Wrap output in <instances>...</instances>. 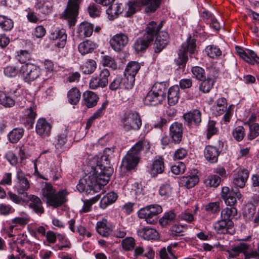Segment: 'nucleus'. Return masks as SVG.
<instances>
[{
  "instance_id": "nucleus-10",
  "label": "nucleus",
  "mask_w": 259,
  "mask_h": 259,
  "mask_svg": "<svg viewBox=\"0 0 259 259\" xmlns=\"http://www.w3.org/2000/svg\"><path fill=\"white\" fill-rule=\"evenodd\" d=\"M26 99L24 96H19L18 98H14L13 96L3 91H0V104L6 108L13 107L15 103L21 108L24 107Z\"/></svg>"
},
{
  "instance_id": "nucleus-59",
  "label": "nucleus",
  "mask_w": 259,
  "mask_h": 259,
  "mask_svg": "<svg viewBox=\"0 0 259 259\" xmlns=\"http://www.w3.org/2000/svg\"><path fill=\"white\" fill-rule=\"evenodd\" d=\"M122 86L123 89L125 90L132 89L135 84V77L132 76V75H124V77L122 78Z\"/></svg>"
},
{
  "instance_id": "nucleus-49",
  "label": "nucleus",
  "mask_w": 259,
  "mask_h": 259,
  "mask_svg": "<svg viewBox=\"0 0 259 259\" xmlns=\"http://www.w3.org/2000/svg\"><path fill=\"white\" fill-rule=\"evenodd\" d=\"M100 197V196L98 195L89 199L83 200V205L80 212L85 213L91 211L93 204L97 202Z\"/></svg>"
},
{
  "instance_id": "nucleus-50",
  "label": "nucleus",
  "mask_w": 259,
  "mask_h": 259,
  "mask_svg": "<svg viewBox=\"0 0 259 259\" xmlns=\"http://www.w3.org/2000/svg\"><path fill=\"white\" fill-rule=\"evenodd\" d=\"M191 72L193 77L198 80L204 79L206 77L205 69L200 66H196L192 67Z\"/></svg>"
},
{
  "instance_id": "nucleus-16",
  "label": "nucleus",
  "mask_w": 259,
  "mask_h": 259,
  "mask_svg": "<svg viewBox=\"0 0 259 259\" xmlns=\"http://www.w3.org/2000/svg\"><path fill=\"white\" fill-rule=\"evenodd\" d=\"M221 197L226 205H235L236 203V198L240 200L242 195L237 189L231 190L229 187H224L222 189Z\"/></svg>"
},
{
  "instance_id": "nucleus-6",
  "label": "nucleus",
  "mask_w": 259,
  "mask_h": 259,
  "mask_svg": "<svg viewBox=\"0 0 259 259\" xmlns=\"http://www.w3.org/2000/svg\"><path fill=\"white\" fill-rule=\"evenodd\" d=\"M162 211V207L157 204H152L141 208L138 211L140 219H144L147 223L155 224L158 221V215Z\"/></svg>"
},
{
  "instance_id": "nucleus-8",
  "label": "nucleus",
  "mask_w": 259,
  "mask_h": 259,
  "mask_svg": "<svg viewBox=\"0 0 259 259\" xmlns=\"http://www.w3.org/2000/svg\"><path fill=\"white\" fill-rule=\"evenodd\" d=\"M24 81L30 84L41 75V69L33 64L26 63L21 66L20 69Z\"/></svg>"
},
{
  "instance_id": "nucleus-58",
  "label": "nucleus",
  "mask_w": 259,
  "mask_h": 259,
  "mask_svg": "<svg viewBox=\"0 0 259 259\" xmlns=\"http://www.w3.org/2000/svg\"><path fill=\"white\" fill-rule=\"evenodd\" d=\"M221 179L219 176L210 175L205 180L206 186L217 187L220 184Z\"/></svg>"
},
{
  "instance_id": "nucleus-42",
  "label": "nucleus",
  "mask_w": 259,
  "mask_h": 259,
  "mask_svg": "<svg viewBox=\"0 0 259 259\" xmlns=\"http://www.w3.org/2000/svg\"><path fill=\"white\" fill-rule=\"evenodd\" d=\"M81 92L76 87L71 88L67 93L68 102L72 105H76L79 102Z\"/></svg>"
},
{
  "instance_id": "nucleus-46",
  "label": "nucleus",
  "mask_w": 259,
  "mask_h": 259,
  "mask_svg": "<svg viewBox=\"0 0 259 259\" xmlns=\"http://www.w3.org/2000/svg\"><path fill=\"white\" fill-rule=\"evenodd\" d=\"M96 67V62L94 60L89 59L81 66L80 68L84 74H90L95 71Z\"/></svg>"
},
{
  "instance_id": "nucleus-62",
  "label": "nucleus",
  "mask_w": 259,
  "mask_h": 259,
  "mask_svg": "<svg viewBox=\"0 0 259 259\" xmlns=\"http://www.w3.org/2000/svg\"><path fill=\"white\" fill-rule=\"evenodd\" d=\"M4 92H6L11 96H13L14 98H18L19 96H23L20 95L18 89L16 88L14 83H11L4 88Z\"/></svg>"
},
{
  "instance_id": "nucleus-54",
  "label": "nucleus",
  "mask_w": 259,
  "mask_h": 259,
  "mask_svg": "<svg viewBox=\"0 0 259 259\" xmlns=\"http://www.w3.org/2000/svg\"><path fill=\"white\" fill-rule=\"evenodd\" d=\"M176 214L172 211H169L163 215L159 220L162 226H165L171 223L176 218Z\"/></svg>"
},
{
  "instance_id": "nucleus-29",
  "label": "nucleus",
  "mask_w": 259,
  "mask_h": 259,
  "mask_svg": "<svg viewBox=\"0 0 259 259\" xmlns=\"http://www.w3.org/2000/svg\"><path fill=\"white\" fill-rule=\"evenodd\" d=\"M228 206L222 209L221 213V219L229 221H233V220L237 214V210L234 205H227Z\"/></svg>"
},
{
  "instance_id": "nucleus-41",
  "label": "nucleus",
  "mask_w": 259,
  "mask_h": 259,
  "mask_svg": "<svg viewBox=\"0 0 259 259\" xmlns=\"http://www.w3.org/2000/svg\"><path fill=\"white\" fill-rule=\"evenodd\" d=\"M107 221L106 219H103L97 223L96 229L97 232L104 237L108 236L111 232V229L107 226Z\"/></svg>"
},
{
  "instance_id": "nucleus-55",
  "label": "nucleus",
  "mask_w": 259,
  "mask_h": 259,
  "mask_svg": "<svg viewBox=\"0 0 259 259\" xmlns=\"http://www.w3.org/2000/svg\"><path fill=\"white\" fill-rule=\"evenodd\" d=\"M159 255L161 259H177V257L171 250V246L170 245L168 246L167 248H161L159 251Z\"/></svg>"
},
{
  "instance_id": "nucleus-31",
  "label": "nucleus",
  "mask_w": 259,
  "mask_h": 259,
  "mask_svg": "<svg viewBox=\"0 0 259 259\" xmlns=\"http://www.w3.org/2000/svg\"><path fill=\"white\" fill-rule=\"evenodd\" d=\"M34 7L42 14L48 15L52 11V4L47 0H36Z\"/></svg>"
},
{
  "instance_id": "nucleus-38",
  "label": "nucleus",
  "mask_w": 259,
  "mask_h": 259,
  "mask_svg": "<svg viewBox=\"0 0 259 259\" xmlns=\"http://www.w3.org/2000/svg\"><path fill=\"white\" fill-rule=\"evenodd\" d=\"M118 198V195L114 192H110L104 196L100 201V206L103 208H106L108 205L114 203Z\"/></svg>"
},
{
  "instance_id": "nucleus-64",
  "label": "nucleus",
  "mask_w": 259,
  "mask_h": 259,
  "mask_svg": "<svg viewBox=\"0 0 259 259\" xmlns=\"http://www.w3.org/2000/svg\"><path fill=\"white\" fill-rule=\"evenodd\" d=\"M122 81V77L116 76L109 84V89L111 91H116L118 89H123Z\"/></svg>"
},
{
  "instance_id": "nucleus-35",
  "label": "nucleus",
  "mask_w": 259,
  "mask_h": 259,
  "mask_svg": "<svg viewBox=\"0 0 259 259\" xmlns=\"http://www.w3.org/2000/svg\"><path fill=\"white\" fill-rule=\"evenodd\" d=\"M96 48L97 45L91 40L83 41L78 46V51L82 55L92 53Z\"/></svg>"
},
{
  "instance_id": "nucleus-18",
  "label": "nucleus",
  "mask_w": 259,
  "mask_h": 259,
  "mask_svg": "<svg viewBox=\"0 0 259 259\" xmlns=\"http://www.w3.org/2000/svg\"><path fill=\"white\" fill-rule=\"evenodd\" d=\"M235 49L236 54L249 64L253 65L255 63L259 64V56L255 52L248 50L246 53L242 48L238 46L236 47Z\"/></svg>"
},
{
  "instance_id": "nucleus-14",
  "label": "nucleus",
  "mask_w": 259,
  "mask_h": 259,
  "mask_svg": "<svg viewBox=\"0 0 259 259\" xmlns=\"http://www.w3.org/2000/svg\"><path fill=\"white\" fill-rule=\"evenodd\" d=\"M17 182V193L21 195L23 198L28 197L27 191L30 188L29 181L25 176V174L21 170H18L16 175Z\"/></svg>"
},
{
  "instance_id": "nucleus-19",
  "label": "nucleus",
  "mask_w": 259,
  "mask_h": 259,
  "mask_svg": "<svg viewBox=\"0 0 259 259\" xmlns=\"http://www.w3.org/2000/svg\"><path fill=\"white\" fill-rule=\"evenodd\" d=\"M183 134V125L181 123L175 122L169 127V137L172 143L179 144L182 141Z\"/></svg>"
},
{
  "instance_id": "nucleus-47",
  "label": "nucleus",
  "mask_w": 259,
  "mask_h": 259,
  "mask_svg": "<svg viewBox=\"0 0 259 259\" xmlns=\"http://www.w3.org/2000/svg\"><path fill=\"white\" fill-rule=\"evenodd\" d=\"M140 9V3L137 2H129L127 5V9L125 12L124 16L131 17Z\"/></svg>"
},
{
  "instance_id": "nucleus-22",
  "label": "nucleus",
  "mask_w": 259,
  "mask_h": 259,
  "mask_svg": "<svg viewBox=\"0 0 259 259\" xmlns=\"http://www.w3.org/2000/svg\"><path fill=\"white\" fill-rule=\"evenodd\" d=\"M52 125L45 118H39L35 125V131L37 135L41 137H47L50 136Z\"/></svg>"
},
{
  "instance_id": "nucleus-9",
  "label": "nucleus",
  "mask_w": 259,
  "mask_h": 259,
  "mask_svg": "<svg viewBox=\"0 0 259 259\" xmlns=\"http://www.w3.org/2000/svg\"><path fill=\"white\" fill-rule=\"evenodd\" d=\"M29 103L30 105L23 111L20 121L28 129H31L37 116L36 106L32 102Z\"/></svg>"
},
{
  "instance_id": "nucleus-12",
  "label": "nucleus",
  "mask_w": 259,
  "mask_h": 259,
  "mask_svg": "<svg viewBox=\"0 0 259 259\" xmlns=\"http://www.w3.org/2000/svg\"><path fill=\"white\" fill-rule=\"evenodd\" d=\"M110 76V72L107 69H103L99 73V76L93 77L89 83L90 88L92 90L97 89L98 88H104L108 83V77Z\"/></svg>"
},
{
  "instance_id": "nucleus-45",
  "label": "nucleus",
  "mask_w": 259,
  "mask_h": 259,
  "mask_svg": "<svg viewBox=\"0 0 259 259\" xmlns=\"http://www.w3.org/2000/svg\"><path fill=\"white\" fill-rule=\"evenodd\" d=\"M166 90V83L165 82H156L151 87V91L155 93L161 97H165V92Z\"/></svg>"
},
{
  "instance_id": "nucleus-1",
  "label": "nucleus",
  "mask_w": 259,
  "mask_h": 259,
  "mask_svg": "<svg viewBox=\"0 0 259 259\" xmlns=\"http://www.w3.org/2000/svg\"><path fill=\"white\" fill-rule=\"evenodd\" d=\"M114 150V148L105 149L100 160L97 161L93 174L79 180L76 186L78 191L93 194L101 190L102 187L108 183L113 172V168L110 166V160L113 156Z\"/></svg>"
},
{
  "instance_id": "nucleus-44",
  "label": "nucleus",
  "mask_w": 259,
  "mask_h": 259,
  "mask_svg": "<svg viewBox=\"0 0 259 259\" xmlns=\"http://www.w3.org/2000/svg\"><path fill=\"white\" fill-rule=\"evenodd\" d=\"M140 68V64L138 62H130L126 67L124 72V75H132V76L135 77Z\"/></svg>"
},
{
  "instance_id": "nucleus-26",
  "label": "nucleus",
  "mask_w": 259,
  "mask_h": 259,
  "mask_svg": "<svg viewBox=\"0 0 259 259\" xmlns=\"http://www.w3.org/2000/svg\"><path fill=\"white\" fill-rule=\"evenodd\" d=\"M248 177L249 172L247 169L238 170L234 175L233 183L235 187L242 188L244 187Z\"/></svg>"
},
{
  "instance_id": "nucleus-28",
  "label": "nucleus",
  "mask_w": 259,
  "mask_h": 259,
  "mask_svg": "<svg viewBox=\"0 0 259 259\" xmlns=\"http://www.w3.org/2000/svg\"><path fill=\"white\" fill-rule=\"evenodd\" d=\"M138 236L145 240H155L158 237V233L153 228L144 227L137 231Z\"/></svg>"
},
{
  "instance_id": "nucleus-51",
  "label": "nucleus",
  "mask_w": 259,
  "mask_h": 259,
  "mask_svg": "<svg viewBox=\"0 0 259 259\" xmlns=\"http://www.w3.org/2000/svg\"><path fill=\"white\" fill-rule=\"evenodd\" d=\"M217 122L213 120H209L206 126V133L207 139H210L213 136L218 132V129L216 127Z\"/></svg>"
},
{
  "instance_id": "nucleus-13",
  "label": "nucleus",
  "mask_w": 259,
  "mask_h": 259,
  "mask_svg": "<svg viewBox=\"0 0 259 259\" xmlns=\"http://www.w3.org/2000/svg\"><path fill=\"white\" fill-rule=\"evenodd\" d=\"M223 147L224 143L221 141H219L218 147L211 145L206 146L204 150V155L206 160L211 163L217 162Z\"/></svg>"
},
{
  "instance_id": "nucleus-57",
  "label": "nucleus",
  "mask_w": 259,
  "mask_h": 259,
  "mask_svg": "<svg viewBox=\"0 0 259 259\" xmlns=\"http://www.w3.org/2000/svg\"><path fill=\"white\" fill-rule=\"evenodd\" d=\"M121 7L120 5H116L115 7H114V9L113 6L111 5L106 10V13L110 20H113L117 18L118 14L121 13Z\"/></svg>"
},
{
  "instance_id": "nucleus-27",
  "label": "nucleus",
  "mask_w": 259,
  "mask_h": 259,
  "mask_svg": "<svg viewBox=\"0 0 259 259\" xmlns=\"http://www.w3.org/2000/svg\"><path fill=\"white\" fill-rule=\"evenodd\" d=\"M198 182V176L196 174L191 173L188 176L181 177L179 181V184L181 186L190 189L194 187Z\"/></svg>"
},
{
  "instance_id": "nucleus-20",
  "label": "nucleus",
  "mask_w": 259,
  "mask_h": 259,
  "mask_svg": "<svg viewBox=\"0 0 259 259\" xmlns=\"http://www.w3.org/2000/svg\"><path fill=\"white\" fill-rule=\"evenodd\" d=\"M50 38L55 41V46L59 48H63L66 43V30L63 28H56L50 34Z\"/></svg>"
},
{
  "instance_id": "nucleus-53",
  "label": "nucleus",
  "mask_w": 259,
  "mask_h": 259,
  "mask_svg": "<svg viewBox=\"0 0 259 259\" xmlns=\"http://www.w3.org/2000/svg\"><path fill=\"white\" fill-rule=\"evenodd\" d=\"M200 82L199 86V90L203 93H208L213 88L214 83L210 80L209 79L205 78L204 79L200 80Z\"/></svg>"
},
{
  "instance_id": "nucleus-21",
  "label": "nucleus",
  "mask_w": 259,
  "mask_h": 259,
  "mask_svg": "<svg viewBox=\"0 0 259 259\" xmlns=\"http://www.w3.org/2000/svg\"><path fill=\"white\" fill-rule=\"evenodd\" d=\"M28 200L26 202L29 208L31 209L37 214L41 215L45 212L41 199L36 195H28Z\"/></svg>"
},
{
  "instance_id": "nucleus-33",
  "label": "nucleus",
  "mask_w": 259,
  "mask_h": 259,
  "mask_svg": "<svg viewBox=\"0 0 259 259\" xmlns=\"http://www.w3.org/2000/svg\"><path fill=\"white\" fill-rule=\"evenodd\" d=\"M157 27V23L155 21L149 22L146 25L144 35L147 36V38L153 41L155 37L159 32Z\"/></svg>"
},
{
  "instance_id": "nucleus-25",
  "label": "nucleus",
  "mask_w": 259,
  "mask_h": 259,
  "mask_svg": "<svg viewBox=\"0 0 259 259\" xmlns=\"http://www.w3.org/2000/svg\"><path fill=\"white\" fill-rule=\"evenodd\" d=\"M164 158L162 157H156L150 168V173L153 177L162 174L164 170Z\"/></svg>"
},
{
  "instance_id": "nucleus-37",
  "label": "nucleus",
  "mask_w": 259,
  "mask_h": 259,
  "mask_svg": "<svg viewBox=\"0 0 259 259\" xmlns=\"http://www.w3.org/2000/svg\"><path fill=\"white\" fill-rule=\"evenodd\" d=\"M162 0H140L143 6H147L145 8L146 13H154L160 7Z\"/></svg>"
},
{
  "instance_id": "nucleus-34",
  "label": "nucleus",
  "mask_w": 259,
  "mask_h": 259,
  "mask_svg": "<svg viewBox=\"0 0 259 259\" xmlns=\"http://www.w3.org/2000/svg\"><path fill=\"white\" fill-rule=\"evenodd\" d=\"M180 89L178 85L171 87L167 93V102L170 106L176 104L180 97Z\"/></svg>"
},
{
  "instance_id": "nucleus-36",
  "label": "nucleus",
  "mask_w": 259,
  "mask_h": 259,
  "mask_svg": "<svg viewBox=\"0 0 259 259\" xmlns=\"http://www.w3.org/2000/svg\"><path fill=\"white\" fill-rule=\"evenodd\" d=\"M94 25L87 22H83L79 25L77 29V33L80 36L90 37L94 30Z\"/></svg>"
},
{
  "instance_id": "nucleus-40",
  "label": "nucleus",
  "mask_w": 259,
  "mask_h": 259,
  "mask_svg": "<svg viewBox=\"0 0 259 259\" xmlns=\"http://www.w3.org/2000/svg\"><path fill=\"white\" fill-rule=\"evenodd\" d=\"M248 245L245 243H241L239 245L234 247L232 250H227L228 258H234L239 255L240 252H246L245 251L248 249Z\"/></svg>"
},
{
  "instance_id": "nucleus-61",
  "label": "nucleus",
  "mask_w": 259,
  "mask_h": 259,
  "mask_svg": "<svg viewBox=\"0 0 259 259\" xmlns=\"http://www.w3.org/2000/svg\"><path fill=\"white\" fill-rule=\"evenodd\" d=\"M249 133L247 135V139L252 140L259 136V124L252 123L248 126Z\"/></svg>"
},
{
  "instance_id": "nucleus-2",
  "label": "nucleus",
  "mask_w": 259,
  "mask_h": 259,
  "mask_svg": "<svg viewBox=\"0 0 259 259\" xmlns=\"http://www.w3.org/2000/svg\"><path fill=\"white\" fill-rule=\"evenodd\" d=\"M150 149L149 142L146 140L139 141L127 152L123 158L120 168L126 171L135 169L138 165L142 150Z\"/></svg>"
},
{
  "instance_id": "nucleus-5",
  "label": "nucleus",
  "mask_w": 259,
  "mask_h": 259,
  "mask_svg": "<svg viewBox=\"0 0 259 259\" xmlns=\"http://www.w3.org/2000/svg\"><path fill=\"white\" fill-rule=\"evenodd\" d=\"M122 126L127 131H138L142 125V119L140 114L137 112H125L121 119Z\"/></svg>"
},
{
  "instance_id": "nucleus-48",
  "label": "nucleus",
  "mask_w": 259,
  "mask_h": 259,
  "mask_svg": "<svg viewBox=\"0 0 259 259\" xmlns=\"http://www.w3.org/2000/svg\"><path fill=\"white\" fill-rule=\"evenodd\" d=\"M207 55L210 58L214 59L222 55L220 49L214 45H209L205 49Z\"/></svg>"
},
{
  "instance_id": "nucleus-39",
  "label": "nucleus",
  "mask_w": 259,
  "mask_h": 259,
  "mask_svg": "<svg viewBox=\"0 0 259 259\" xmlns=\"http://www.w3.org/2000/svg\"><path fill=\"white\" fill-rule=\"evenodd\" d=\"M24 133V131L23 128H14L8 134V140L11 143H17L22 138Z\"/></svg>"
},
{
  "instance_id": "nucleus-3",
  "label": "nucleus",
  "mask_w": 259,
  "mask_h": 259,
  "mask_svg": "<svg viewBox=\"0 0 259 259\" xmlns=\"http://www.w3.org/2000/svg\"><path fill=\"white\" fill-rule=\"evenodd\" d=\"M41 193L46 199L47 204L54 208H57L63 205L67 201L68 194L66 190L58 192L50 183H45L41 189Z\"/></svg>"
},
{
  "instance_id": "nucleus-23",
  "label": "nucleus",
  "mask_w": 259,
  "mask_h": 259,
  "mask_svg": "<svg viewBox=\"0 0 259 259\" xmlns=\"http://www.w3.org/2000/svg\"><path fill=\"white\" fill-rule=\"evenodd\" d=\"M234 223L233 221L226 222L222 219L218 221L214 225V228L218 234H230L234 233L233 229Z\"/></svg>"
},
{
  "instance_id": "nucleus-60",
  "label": "nucleus",
  "mask_w": 259,
  "mask_h": 259,
  "mask_svg": "<svg viewBox=\"0 0 259 259\" xmlns=\"http://www.w3.org/2000/svg\"><path fill=\"white\" fill-rule=\"evenodd\" d=\"M121 245L124 250L126 251L132 250L135 245V240L133 237H127L122 240Z\"/></svg>"
},
{
  "instance_id": "nucleus-43",
  "label": "nucleus",
  "mask_w": 259,
  "mask_h": 259,
  "mask_svg": "<svg viewBox=\"0 0 259 259\" xmlns=\"http://www.w3.org/2000/svg\"><path fill=\"white\" fill-rule=\"evenodd\" d=\"M14 27V21L8 17L0 15V29L3 31H11Z\"/></svg>"
},
{
  "instance_id": "nucleus-15",
  "label": "nucleus",
  "mask_w": 259,
  "mask_h": 259,
  "mask_svg": "<svg viewBox=\"0 0 259 259\" xmlns=\"http://www.w3.org/2000/svg\"><path fill=\"white\" fill-rule=\"evenodd\" d=\"M184 124L189 127L193 125L198 126L201 123V112L198 109H194L184 114Z\"/></svg>"
},
{
  "instance_id": "nucleus-32",
  "label": "nucleus",
  "mask_w": 259,
  "mask_h": 259,
  "mask_svg": "<svg viewBox=\"0 0 259 259\" xmlns=\"http://www.w3.org/2000/svg\"><path fill=\"white\" fill-rule=\"evenodd\" d=\"M163 100L164 97H161L150 90L145 97L144 102L146 105L156 106L160 104Z\"/></svg>"
},
{
  "instance_id": "nucleus-17",
  "label": "nucleus",
  "mask_w": 259,
  "mask_h": 259,
  "mask_svg": "<svg viewBox=\"0 0 259 259\" xmlns=\"http://www.w3.org/2000/svg\"><path fill=\"white\" fill-rule=\"evenodd\" d=\"M111 47L116 52H120L128 42L127 35L120 33L114 35L110 40Z\"/></svg>"
},
{
  "instance_id": "nucleus-52",
  "label": "nucleus",
  "mask_w": 259,
  "mask_h": 259,
  "mask_svg": "<svg viewBox=\"0 0 259 259\" xmlns=\"http://www.w3.org/2000/svg\"><path fill=\"white\" fill-rule=\"evenodd\" d=\"M19 66L14 65H8L4 68V73L8 77H15L20 72Z\"/></svg>"
},
{
  "instance_id": "nucleus-24",
  "label": "nucleus",
  "mask_w": 259,
  "mask_h": 259,
  "mask_svg": "<svg viewBox=\"0 0 259 259\" xmlns=\"http://www.w3.org/2000/svg\"><path fill=\"white\" fill-rule=\"evenodd\" d=\"M152 42L153 41L143 35L136 39L133 45V48L137 54H142L146 52Z\"/></svg>"
},
{
  "instance_id": "nucleus-30",
  "label": "nucleus",
  "mask_w": 259,
  "mask_h": 259,
  "mask_svg": "<svg viewBox=\"0 0 259 259\" xmlns=\"http://www.w3.org/2000/svg\"><path fill=\"white\" fill-rule=\"evenodd\" d=\"M99 100L98 95L92 91H87L83 94L84 104L88 108L95 106Z\"/></svg>"
},
{
  "instance_id": "nucleus-63",
  "label": "nucleus",
  "mask_w": 259,
  "mask_h": 259,
  "mask_svg": "<svg viewBox=\"0 0 259 259\" xmlns=\"http://www.w3.org/2000/svg\"><path fill=\"white\" fill-rule=\"evenodd\" d=\"M233 137L237 141H242L245 136V130L243 126H238L236 127L232 132Z\"/></svg>"
},
{
  "instance_id": "nucleus-4",
  "label": "nucleus",
  "mask_w": 259,
  "mask_h": 259,
  "mask_svg": "<svg viewBox=\"0 0 259 259\" xmlns=\"http://www.w3.org/2000/svg\"><path fill=\"white\" fill-rule=\"evenodd\" d=\"M196 39L189 36L186 42L181 45V48L178 52V57L175 59V62L178 68L184 71L186 68L187 62L188 61V53L190 57L194 54L196 51Z\"/></svg>"
},
{
  "instance_id": "nucleus-56",
  "label": "nucleus",
  "mask_w": 259,
  "mask_h": 259,
  "mask_svg": "<svg viewBox=\"0 0 259 259\" xmlns=\"http://www.w3.org/2000/svg\"><path fill=\"white\" fill-rule=\"evenodd\" d=\"M21 217H16L12 220V223L16 225H19L21 226H25L29 221L28 215L25 212L21 213Z\"/></svg>"
},
{
  "instance_id": "nucleus-11",
  "label": "nucleus",
  "mask_w": 259,
  "mask_h": 259,
  "mask_svg": "<svg viewBox=\"0 0 259 259\" xmlns=\"http://www.w3.org/2000/svg\"><path fill=\"white\" fill-rule=\"evenodd\" d=\"M81 2L82 0H68L67 8L64 12L65 16L71 26L74 25L76 23L79 5Z\"/></svg>"
},
{
  "instance_id": "nucleus-7",
  "label": "nucleus",
  "mask_w": 259,
  "mask_h": 259,
  "mask_svg": "<svg viewBox=\"0 0 259 259\" xmlns=\"http://www.w3.org/2000/svg\"><path fill=\"white\" fill-rule=\"evenodd\" d=\"M214 107L217 115H221L225 113L223 116V120L226 123L229 122L233 114V105H230L228 107L227 99L224 97L218 98L215 102Z\"/></svg>"
}]
</instances>
